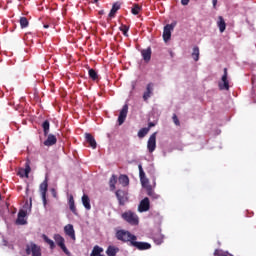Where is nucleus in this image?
I'll return each mask as SVG.
<instances>
[{
    "mask_svg": "<svg viewBox=\"0 0 256 256\" xmlns=\"http://www.w3.org/2000/svg\"><path fill=\"white\" fill-rule=\"evenodd\" d=\"M106 255H108V256L117 255V248H115L113 246H109L108 249L106 250Z\"/></svg>",
    "mask_w": 256,
    "mask_h": 256,
    "instance_id": "31",
    "label": "nucleus"
},
{
    "mask_svg": "<svg viewBox=\"0 0 256 256\" xmlns=\"http://www.w3.org/2000/svg\"><path fill=\"white\" fill-rule=\"evenodd\" d=\"M175 125H180V122H179V118H177V116L174 114L173 117H172Z\"/></svg>",
    "mask_w": 256,
    "mask_h": 256,
    "instance_id": "41",
    "label": "nucleus"
},
{
    "mask_svg": "<svg viewBox=\"0 0 256 256\" xmlns=\"http://www.w3.org/2000/svg\"><path fill=\"white\" fill-rule=\"evenodd\" d=\"M51 127V124L49 123V120H45L43 123H42V129L44 131V135L45 137H47V135H49V129Z\"/></svg>",
    "mask_w": 256,
    "mask_h": 256,
    "instance_id": "26",
    "label": "nucleus"
},
{
    "mask_svg": "<svg viewBox=\"0 0 256 256\" xmlns=\"http://www.w3.org/2000/svg\"><path fill=\"white\" fill-rule=\"evenodd\" d=\"M228 75L227 68H224V74L222 75L221 81L218 83L220 91H229Z\"/></svg>",
    "mask_w": 256,
    "mask_h": 256,
    "instance_id": "5",
    "label": "nucleus"
},
{
    "mask_svg": "<svg viewBox=\"0 0 256 256\" xmlns=\"http://www.w3.org/2000/svg\"><path fill=\"white\" fill-rule=\"evenodd\" d=\"M139 11H141V6H139V4H135L132 8V14L139 15Z\"/></svg>",
    "mask_w": 256,
    "mask_h": 256,
    "instance_id": "36",
    "label": "nucleus"
},
{
    "mask_svg": "<svg viewBox=\"0 0 256 256\" xmlns=\"http://www.w3.org/2000/svg\"><path fill=\"white\" fill-rule=\"evenodd\" d=\"M85 141L88 143L89 147L97 149V141H95V137H93L91 133H85Z\"/></svg>",
    "mask_w": 256,
    "mask_h": 256,
    "instance_id": "15",
    "label": "nucleus"
},
{
    "mask_svg": "<svg viewBox=\"0 0 256 256\" xmlns=\"http://www.w3.org/2000/svg\"><path fill=\"white\" fill-rule=\"evenodd\" d=\"M44 28L45 29H49V25H44Z\"/></svg>",
    "mask_w": 256,
    "mask_h": 256,
    "instance_id": "45",
    "label": "nucleus"
},
{
    "mask_svg": "<svg viewBox=\"0 0 256 256\" xmlns=\"http://www.w3.org/2000/svg\"><path fill=\"white\" fill-rule=\"evenodd\" d=\"M18 217H22V218L27 217V211H25V210H20V211L18 212Z\"/></svg>",
    "mask_w": 256,
    "mask_h": 256,
    "instance_id": "40",
    "label": "nucleus"
},
{
    "mask_svg": "<svg viewBox=\"0 0 256 256\" xmlns=\"http://www.w3.org/2000/svg\"><path fill=\"white\" fill-rule=\"evenodd\" d=\"M16 223H17V225H27V220H25V218H23V217L18 216Z\"/></svg>",
    "mask_w": 256,
    "mask_h": 256,
    "instance_id": "38",
    "label": "nucleus"
},
{
    "mask_svg": "<svg viewBox=\"0 0 256 256\" xmlns=\"http://www.w3.org/2000/svg\"><path fill=\"white\" fill-rule=\"evenodd\" d=\"M29 173H31V166H30V162L27 161L25 163V169L21 168L19 171H18V175L20 177H29Z\"/></svg>",
    "mask_w": 256,
    "mask_h": 256,
    "instance_id": "16",
    "label": "nucleus"
},
{
    "mask_svg": "<svg viewBox=\"0 0 256 256\" xmlns=\"http://www.w3.org/2000/svg\"><path fill=\"white\" fill-rule=\"evenodd\" d=\"M42 239L44 240L45 243H47V245H49L50 249H55V242L53 240H51L47 235H43Z\"/></svg>",
    "mask_w": 256,
    "mask_h": 256,
    "instance_id": "27",
    "label": "nucleus"
},
{
    "mask_svg": "<svg viewBox=\"0 0 256 256\" xmlns=\"http://www.w3.org/2000/svg\"><path fill=\"white\" fill-rule=\"evenodd\" d=\"M217 26L220 33H224L225 29H227V23H225L223 16L218 17Z\"/></svg>",
    "mask_w": 256,
    "mask_h": 256,
    "instance_id": "19",
    "label": "nucleus"
},
{
    "mask_svg": "<svg viewBox=\"0 0 256 256\" xmlns=\"http://www.w3.org/2000/svg\"><path fill=\"white\" fill-rule=\"evenodd\" d=\"M131 245L139 249V251H147V249H151V244L147 242H137V240L131 241Z\"/></svg>",
    "mask_w": 256,
    "mask_h": 256,
    "instance_id": "12",
    "label": "nucleus"
},
{
    "mask_svg": "<svg viewBox=\"0 0 256 256\" xmlns=\"http://www.w3.org/2000/svg\"><path fill=\"white\" fill-rule=\"evenodd\" d=\"M138 169H139V177H140V179H143L144 177H147L145 175V171H143V166L141 164L138 165Z\"/></svg>",
    "mask_w": 256,
    "mask_h": 256,
    "instance_id": "37",
    "label": "nucleus"
},
{
    "mask_svg": "<svg viewBox=\"0 0 256 256\" xmlns=\"http://www.w3.org/2000/svg\"><path fill=\"white\" fill-rule=\"evenodd\" d=\"M49 184L47 183V178L40 184V192L42 195L43 205H47V189Z\"/></svg>",
    "mask_w": 256,
    "mask_h": 256,
    "instance_id": "9",
    "label": "nucleus"
},
{
    "mask_svg": "<svg viewBox=\"0 0 256 256\" xmlns=\"http://www.w3.org/2000/svg\"><path fill=\"white\" fill-rule=\"evenodd\" d=\"M57 143V137L53 134H49L47 139L44 141L45 147H53Z\"/></svg>",
    "mask_w": 256,
    "mask_h": 256,
    "instance_id": "17",
    "label": "nucleus"
},
{
    "mask_svg": "<svg viewBox=\"0 0 256 256\" xmlns=\"http://www.w3.org/2000/svg\"><path fill=\"white\" fill-rule=\"evenodd\" d=\"M116 239L123 243H130L131 245V241H137V236L131 234V232L127 230H118L116 231Z\"/></svg>",
    "mask_w": 256,
    "mask_h": 256,
    "instance_id": "1",
    "label": "nucleus"
},
{
    "mask_svg": "<svg viewBox=\"0 0 256 256\" xmlns=\"http://www.w3.org/2000/svg\"><path fill=\"white\" fill-rule=\"evenodd\" d=\"M151 127H155V123L153 122L148 123L147 129H149V131H151Z\"/></svg>",
    "mask_w": 256,
    "mask_h": 256,
    "instance_id": "42",
    "label": "nucleus"
},
{
    "mask_svg": "<svg viewBox=\"0 0 256 256\" xmlns=\"http://www.w3.org/2000/svg\"><path fill=\"white\" fill-rule=\"evenodd\" d=\"M20 26L22 29L29 27V20L27 19V17L20 18Z\"/></svg>",
    "mask_w": 256,
    "mask_h": 256,
    "instance_id": "30",
    "label": "nucleus"
},
{
    "mask_svg": "<svg viewBox=\"0 0 256 256\" xmlns=\"http://www.w3.org/2000/svg\"><path fill=\"white\" fill-rule=\"evenodd\" d=\"M149 209H151V202L149 201L148 197H145L140 201L138 211L139 213H146V211H149Z\"/></svg>",
    "mask_w": 256,
    "mask_h": 256,
    "instance_id": "7",
    "label": "nucleus"
},
{
    "mask_svg": "<svg viewBox=\"0 0 256 256\" xmlns=\"http://www.w3.org/2000/svg\"><path fill=\"white\" fill-rule=\"evenodd\" d=\"M26 255H32V256H42L41 253V246L35 244L34 242H30L26 245Z\"/></svg>",
    "mask_w": 256,
    "mask_h": 256,
    "instance_id": "3",
    "label": "nucleus"
},
{
    "mask_svg": "<svg viewBox=\"0 0 256 256\" xmlns=\"http://www.w3.org/2000/svg\"><path fill=\"white\" fill-rule=\"evenodd\" d=\"M182 5H189V0H181Z\"/></svg>",
    "mask_w": 256,
    "mask_h": 256,
    "instance_id": "43",
    "label": "nucleus"
},
{
    "mask_svg": "<svg viewBox=\"0 0 256 256\" xmlns=\"http://www.w3.org/2000/svg\"><path fill=\"white\" fill-rule=\"evenodd\" d=\"M119 205H121L122 207L125 205V203H127V201H129V197L127 196V192L123 191V190H117L115 193Z\"/></svg>",
    "mask_w": 256,
    "mask_h": 256,
    "instance_id": "8",
    "label": "nucleus"
},
{
    "mask_svg": "<svg viewBox=\"0 0 256 256\" xmlns=\"http://www.w3.org/2000/svg\"><path fill=\"white\" fill-rule=\"evenodd\" d=\"M88 75L92 79V81H99V74H97V71H95V69H89Z\"/></svg>",
    "mask_w": 256,
    "mask_h": 256,
    "instance_id": "24",
    "label": "nucleus"
},
{
    "mask_svg": "<svg viewBox=\"0 0 256 256\" xmlns=\"http://www.w3.org/2000/svg\"><path fill=\"white\" fill-rule=\"evenodd\" d=\"M119 9H121V4H119V2H115L112 5V8L110 10V13L108 14V17L110 19H113V17H115L116 13L119 11Z\"/></svg>",
    "mask_w": 256,
    "mask_h": 256,
    "instance_id": "18",
    "label": "nucleus"
},
{
    "mask_svg": "<svg viewBox=\"0 0 256 256\" xmlns=\"http://www.w3.org/2000/svg\"><path fill=\"white\" fill-rule=\"evenodd\" d=\"M120 31H122L124 37H129V34H128L129 33V26L122 25L120 27Z\"/></svg>",
    "mask_w": 256,
    "mask_h": 256,
    "instance_id": "35",
    "label": "nucleus"
},
{
    "mask_svg": "<svg viewBox=\"0 0 256 256\" xmlns=\"http://www.w3.org/2000/svg\"><path fill=\"white\" fill-rule=\"evenodd\" d=\"M146 191H147L148 197H151V199H159V197H161L159 194L155 193V191L151 186H147Z\"/></svg>",
    "mask_w": 256,
    "mask_h": 256,
    "instance_id": "23",
    "label": "nucleus"
},
{
    "mask_svg": "<svg viewBox=\"0 0 256 256\" xmlns=\"http://www.w3.org/2000/svg\"><path fill=\"white\" fill-rule=\"evenodd\" d=\"M153 87H155V85L153 83H148L146 86V91L143 94V100L144 101H149V99H151V97H153Z\"/></svg>",
    "mask_w": 256,
    "mask_h": 256,
    "instance_id": "13",
    "label": "nucleus"
},
{
    "mask_svg": "<svg viewBox=\"0 0 256 256\" xmlns=\"http://www.w3.org/2000/svg\"><path fill=\"white\" fill-rule=\"evenodd\" d=\"M147 149L149 153H153L157 149V132H154L148 139Z\"/></svg>",
    "mask_w": 256,
    "mask_h": 256,
    "instance_id": "6",
    "label": "nucleus"
},
{
    "mask_svg": "<svg viewBox=\"0 0 256 256\" xmlns=\"http://www.w3.org/2000/svg\"><path fill=\"white\" fill-rule=\"evenodd\" d=\"M68 203H69L70 211H72L74 215H78L77 208L75 207V199L73 198V195H70Z\"/></svg>",
    "mask_w": 256,
    "mask_h": 256,
    "instance_id": "22",
    "label": "nucleus"
},
{
    "mask_svg": "<svg viewBox=\"0 0 256 256\" xmlns=\"http://www.w3.org/2000/svg\"><path fill=\"white\" fill-rule=\"evenodd\" d=\"M121 217L129 225H139V216L131 210L122 213Z\"/></svg>",
    "mask_w": 256,
    "mask_h": 256,
    "instance_id": "2",
    "label": "nucleus"
},
{
    "mask_svg": "<svg viewBox=\"0 0 256 256\" xmlns=\"http://www.w3.org/2000/svg\"><path fill=\"white\" fill-rule=\"evenodd\" d=\"M192 58L194 61H199V48L197 46L193 48Z\"/></svg>",
    "mask_w": 256,
    "mask_h": 256,
    "instance_id": "33",
    "label": "nucleus"
},
{
    "mask_svg": "<svg viewBox=\"0 0 256 256\" xmlns=\"http://www.w3.org/2000/svg\"><path fill=\"white\" fill-rule=\"evenodd\" d=\"M217 1L218 0H212V5H213L214 9H215V7H217Z\"/></svg>",
    "mask_w": 256,
    "mask_h": 256,
    "instance_id": "44",
    "label": "nucleus"
},
{
    "mask_svg": "<svg viewBox=\"0 0 256 256\" xmlns=\"http://www.w3.org/2000/svg\"><path fill=\"white\" fill-rule=\"evenodd\" d=\"M151 53V47H148L141 51V55L146 63H149V61H151Z\"/></svg>",
    "mask_w": 256,
    "mask_h": 256,
    "instance_id": "20",
    "label": "nucleus"
},
{
    "mask_svg": "<svg viewBox=\"0 0 256 256\" xmlns=\"http://www.w3.org/2000/svg\"><path fill=\"white\" fill-rule=\"evenodd\" d=\"M173 29H175V24H167L164 27L163 40L165 41V43H167V41L171 40V31H173Z\"/></svg>",
    "mask_w": 256,
    "mask_h": 256,
    "instance_id": "10",
    "label": "nucleus"
},
{
    "mask_svg": "<svg viewBox=\"0 0 256 256\" xmlns=\"http://www.w3.org/2000/svg\"><path fill=\"white\" fill-rule=\"evenodd\" d=\"M127 113H129V105L125 104L118 116V125H123L125 123V119H127Z\"/></svg>",
    "mask_w": 256,
    "mask_h": 256,
    "instance_id": "11",
    "label": "nucleus"
},
{
    "mask_svg": "<svg viewBox=\"0 0 256 256\" xmlns=\"http://www.w3.org/2000/svg\"><path fill=\"white\" fill-rule=\"evenodd\" d=\"M64 233H65V235H67V237H70V239H72V241H75V239H76L75 228H73L72 224H67L64 227Z\"/></svg>",
    "mask_w": 256,
    "mask_h": 256,
    "instance_id": "14",
    "label": "nucleus"
},
{
    "mask_svg": "<svg viewBox=\"0 0 256 256\" xmlns=\"http://www.w3.org/2000/svg\"><path fill=\"white\" fill-rule=\"evenodd\" d=\"M82 204L87 211H91V199H89L87 194L82 196Z\"/></svg>",
    "mask_w": 256,
    "mask_h": 256,
    "instance_id": "21",
    "label": "nucleus"
},
{
    "mask_svg": "<svg viewBox=\"0 0 256 256\" xmlns=\"http://www.w3.org/2000/svg\"><path fill=\"white\" fill-rule=\"evenodd\" d=\"M109 185L111 191H115V185H117V176H115V174L111 176L109 180Z\"/></svg>",
    "mask_w": 256,
    "mask_h": 256,
    "instance_id": "29",
    "label": "nucleus"
},
{
    "mask_svg": "<svg viewBox=\"0 0 256 256\" xmlns=\"http://www.w3.org/2000/svg\"><path fill=\"white\" fill-rule=\"evenodd\" d=\"M119 183L123 185V187H127L129 185V176L127 175H120Z\"/></svg>",
    "mask_w": 256,
    "mask_h": 256,
    "instance_id": "28",
    "label": "nucleus"
},
{
    "mask_svg": "<svg viewBox=\"0 0 256 256\" xmlns=\"http://www.w3.org/2000/svg\"><path fill=\"white\" fill-rule=\"evenodd\" d=\"M140 183L142 187L146 188V190H147V187H151V185H149V179L147 178V176H145L144 178H140Z\"/></svg>",
    "mask_w": 256,
    "mask_h": 256,
    "instance_id": "34",
    "label": "nucleus"
},
{
    "mask_svg": "<svg viewBox=\"0 0 256 256\" xmlns=\"http://www.w3.org/2000/svg\"><path fill=\"white\" fill-rule=\"evenodd\" d=\"M147 133H149V128H141L139 131H138V137L140 139H143V137H145L147 135Z\"/></svg>",
    "mask_w": 256,
    "mask_h": 256,
    "instance_id": "32",
    "label": "nucleus"
},
{
    "mask_svg": "<svg viewBox=\"0 0 256 256\" xmlns=\"http://www.w3.org/2000/svg\"><path fill=\"white\" fill-rule=\"evenodd\" d=\"M94 3H99V0H94Z\"/></svg>",
    "mask_w": 256,
    "mask_h": 256,
    "instance_id": "46",
    "label": "nucleus"
},
{
    "mask_svg": "<svg viewBox=\"0 0 256 256\" xmlns=\"http://www.w3.org/2000/svg\"><path fill=\"white\" fill-rule=\"evenodd\" d=\"M154 241L157 245H161V243H163V236L159 235V238L154 237Z\"/></svg>",
    "mask_w": 256,
    "mask_h": 256,
    "instance_id": "39",
    "label": "nucleus"
},
{
    "mask_svg": "<svg viewBox=\"0 0 256 256\" xmlns=\"http://www.w3.org/2000/svg\"><path fill=\"white\" fill-rule=\"evenodd\" d=\"M101 253H103V248L96 245L93 247V250H92L90 256H103Z\"/></svg>",
    "mask_w": 256,
    "mask_h": 256,
    "instance_id": "25",
    "label": "nucleus"
},
{
    "mask_svg": "<svg viewBox=\"0 0 256 256\" xmlns=\"http://www.w3.org/2000/svg\"><path fill=\"white\" fill-rule=\"evenodd\" d=\"M54 241L56 242V245H58V247L62 249L65 255H68V256L71 255V252H69V249H67V246H65V238H63V236H61L60 234H55Z\"/></svg>",
    "mask_w": 256,
    "mask_h": 256,
    "instance_id": "4",
    "label": "nucleus"
}]
</instances>
